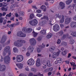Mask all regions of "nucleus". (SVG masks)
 <instances>
[{"instance_id":"nucleus-1","label":"nucleus","mask_w":76,"mask_h":76,"mask_svg":"<svg viewBox=\"0 0 76 76\" xmlns=\"http://www.w3.org/2000/svg\"><path fill=\"white\" fill-rule=\"evenodd\" d=\"M20 42L23 43H25L26 42L24 40H18L15 42L14 45L17 47H22L23 45L22 44L20 43Z\"/></svg>"},{"instance_id":"nucleus-2","label":"nucleus","mask_w":76,"mask_h":76,"mask_svg":"<svg viewBox=\"0 0 76 76\" xmlns=\"http://www.w3.org/2000/svg\"><path fill=\"white\" fill-rule=\"evenodd\" d=\"M48 67H51V61H46L45 60H44L43 62V67L44 69H45L47 67V65Z\"/></svg>"},{"instance_id":"nucleus-3","label":"nucleus","mask_w":76,"mask_h":76,"mask_svg":"<svg viewBox=\"0 0 76 76\" xmlns=\"http://www.w3.org/2000/svg\"><path fill=\"white\" fill-rule=\"evenodd\" d=\"M29 23L31 26H36L38 24V20L37 19H34L32 20H30L29 21Z\"/></svg>"},{"instance_id":"nucleus-4","label":"nucleus","mask_w":76,"mask_h":76,"mask_svg":"<svg viewBox=\"0 0 76 76\" xmlns=\"http://www.w3.org/2000/svg\"><path fill=\"white\" fill-rule=\"evenodd\" d=\"M45 19L46 20H44L43 22V24H47V23H49L51 25V21H49V19L47 16H44V17L42 18Z\"/></svg>"},{"instance_id":"nucleus-5","label":"nucleus","mask_w":76,"mask_h":76,"mask_svg":"<svg viewBox=\"0 0 76 76\" xmlns=\"http://www.w3.org/2000/svg\"><path fill=\"white\" fill-rule=\"evenodd\" d=\"M34 63H35V61L32 58L29 59L27 62V64L29 66H33Z\"/></svg>"},{"instance_id":"nucleus-6","label":"nucleus","mask_w":76,"mask_h":76,"mask_svg":"<svg viewBox=\"0 0 76 76\" xmlns=\"http://www.w3.org/2000/svg\"><path fill=\"white\" fill-rule=\"evenodd\" d=\"M16 59L18 62H21L23 60V57L22 55H18L17 56Z\"/></svg>"},{"instance_id":"nucleus-7","label":"nucleus","mask_w":76,"mask_h":76,"mask_svg":"<svg viewBox=\"0 0 76 76\" xmlns=\"http://www.w3.org/2000/svg\"><path fill=\"white\" fill-rule=\"evenodd\" d=\"M10 60V58L9 56H6L4 58V63L6 64L9 63Z\"/></svg>"},{"instance_id":"nucleus-8","label":"nucleus","mask_w":76,"mask_h":76,"mask_svg":"<svg viewBox=\"0 0 76 76\" xmlns=\"http://www.w3.org/2000/svg\"><path fill=\"white\" fill-rule=\"evenodd\" d=\"M10 47L9 46L6 47L4 49V51L8 53V55L11 54V50H10Z\"/></svg>"},{"instance_id":"nucleus-9","label":"nucleus","mask_w":76,"mask_h":76,"mask_svg":"<svg viewBox=\"0 0 76 76\" xmlns=\"http://www.w3.org/2000/svg\"><path fill=\"white\" fill-rule=\"evenodd\" d=\"M60 53V51H58L57 52H53L52 55V58H57V57L58 56H59Z\"/></svg>"},{"instance_id":"nucleus-10","label":"nucleus","mask_w":76,"mask_h":76,"mask_svg":"<svg viewBox=\"0 0 76 76\" xmlns=\"http://www.w3.org/2000/svg\"><path fill=\"white\" fill-rule=\"evenodd\" d=\"M53 30L55 32H57L60 30V26L58 24H56L53 26Z\"/></svg>"},{"instance_id":"nucleus-11","label":"nucleus","mask_w":76,"mask_h":76,"mask_svg":"<svg viewBox=\"0 0 76 76\" xmlns=\"http://www.w3.org/2000/svg\"><path fill=\"white\" fill-rule=\"evenodd\" d=\"M29 42L31 45H35L36 44H37L36 40L34 38L31 39L29 40Z\"/></svg>"},{"instance_id":"nucleus-12","label":"nucleus","mask_w":76,"mask_h":76,"mask_svg":"<svg viewBox=\"0 0 76 76\" xmlns=\"http://www.w3.org/2000/svg\"><path fill=\"white\" fill-rule=\"evenodd\" d=\"M17 35L20 37H26V34H23L21 31L18 32L17 34Z\"/></svg>"},{"instance_id":"nucleus-13","label":"nucleus","mask_w":76,"mask_h":76,"mask_svg":"<svg viewBox=\"0 0 76 76\" xmlns=\"http://www.w3.org/2000/svg\"><path fill=\"white\" fill-rule=\"evenodd\" d=\"M6 69V67L4 65L1 66V65L0 64V72H4Z\"/></svg>"},{"instance_id":"nucleus-14","label":"nucleus","mask_w":76,"mask_h":76,"mask_svg":"<svg viewBox=\"0 0 76 76\" xmlns=\"http://www.w3.org/2000/svg\"><path fill=\"white\" fill-rule=\"evenodd\" d=\"M72 20V19L71 18H68L65 19L64 23L66 25H67V24H69L70 22V21Z\"/></svg>"},{"instance_id":"nucleus-15","label":"nucleus","mask_w":76,"mask_h":76,"mask_svg":"<svg viewBox=\"0 0 76 76\" xmlns=\"http://www.w3.org/2000/svg\"><path fill=\"white\" fill-rule=\"evenodd\" d=\"M6 39H7V38L5 36H3L1 38V39L0 40V42L1 44H3V43H4L5 42V41H6Z\"/></svg>"},{"instance_id":"nucleus-16","label":"nucleus","mask_w":76,"mask_h":76,"mask_svg":"<svg viewBox=\"0 0 76 76\" xmlns=\"http://www.w3.org/2000/svg\"><path fill=\"white\" fill-rule=\"evenodd\" d=\"M36 65L37 67H39L41 66V62L39 58H38L36 61Z\"/></svg>"},{"instance_id":"nucleus-17","label":"nucleus","mask_w":76,"mask_h":76,"mask_svg":"<svg viewBox=\"0 0 76 76\" xmlns=\"http://www.w3.org/2000/svg\"><path fill=\"white\" fill-rule=\"evenodd\" d=\"M34 48L31 45L29 46L28 48V51L30 53H32L34 51Z\"/></svg>"},{"instance_id":"nucleus-18","label":"nucleus","mask_w":76,"mask_h":76,"mask_svg":"<svg viewBox=\"0 0 76 76\" xmlns=\"http://www.w3.org/2000/svg\"><path fill=\"white\" fill-rule=\"evenodd\" d=\"M70 26L72 28H76V22H72L70 25Z\"/></svg>"},{"instance_id":"nucleus-19","label":"nucleus","mask_w":76,"mask_h":76,"mask_svg":"<svg viewBox=\"0 0 76 76\" xmlns=\"http://www.w3.org/2000/svg\"><path fill=\"white\" fill-rule=\"evenodd\" d=\"M59 5L61 7V9H63L65 7V6L64 4L62 2H61L59 4Z\"/></svg>"},{"instance_id":"nucleus-20","label":"nucleus","mask_w":76,"mask_h":76,"mask_svg":"<svg viewBox=\"0 0 76 76\" xmlns=\"http://www.w3.org/2000/svg\"><path fill=\"white\" fill-rule=\"evenodd\" d=\"M16 65L19 69H22L23 68V64H17Z\"/></svg>"},{"instance_id":"nucleus-21","label":"nucleus","mask_w":76,"mask_h":76,"mask_svg":"<svg viewBox=\"0 0 76 76\" xmlns=\"http://www.w3.org/2000/svg\"><path fill=\"white\" fill-rule=\"evenodd\" d=\"M40 9H42L44 12H45L47 9V7L45 5H42L41 6Z\"/></svg>"},{"instance_id":"nucleus-22","label":"nucleus","mask_w":76,"mask_h":76,"mask_svg":"<svg viewBox=\"0 0 76 76\" xmlns=\"http://www.w3.org/2000/svg\"><path fill=\"white\" fill-rule=\"evenodd\" d=\"M72 0H67L65 2L66 4L69 5L72 2Z\"/></svg>"},{"instance_id":"nucleus-23","label":"nucleus","mask_w":76,"mask_h":76,"mask_svg":"<svg viewBox=\"0 0 76 76\" xmlns=\"http://www.w3.org/2000/svg\"><path fill=\"white\" fill-rule=\"evenodd\" d=\"M55 50V47H54L52 46L50 48L49 51L50 52H53Z\"/></svg>"},{"instance_id":"nucleus-24","label":"nucleus","mask_w":76,"mask_h":76,"mask_svg":"<svg viewBox=\"0 0 76 76\" xmlns=\"http://www.w3.org/2000/svg\"><path fill=\"white\" fill-rule=\"evenodd\" d=\"M26 30V32L28 33H30V32H31L32 31V29L31 28H27Z\"/></svg>"},{"instance_id":"nucleus-25","label":"nucleus","mask_w":76,"mask_h":76,"mask_svg":"<svg viewBox=\"0 0 76 76\" xmlns=\"http://www.w3.org/2000/svg\"><path fill=\"white\" fill-rule=\"evenodd\" d=\"M52 36H53V34H50L47 35L46 37L48 39H49V38H51Z\"/></svg>"},{"instance_id":"nucleus-26","label":"nucleus","mask_w":76,"mask_h":76,"mask_svg":"<svg viewBox=\"0 0 76 76\" xmlns=\"http://www.w3.org/2000/svg\"><path fill=\"white\" fill-rule=\"evenodd\" d=\"M32 34L33 35V37H37V36L38 35V33L35 32L34 31H33L32 33Z\"/></svg>"},{"instance_id":"nucleus-27","label":"nucleus","mask_w":76,"mask_h":76,"mask_svg":"<svg viewBox=\"0 0 76 76\" xmlns=\"http://www.w3.org/2000/svg\"><path fill=\"white\" fill-rule=\"evenodd\" d=\"M64 21V16H62V18L61 20H60V23H63Z\"/></svg>"},{"instance_id":"nucleus-28","label":"nucleus","mask_w":76,"mask_h":76,"mask_svg":"<svg viewBox=\"0 0 76 76\" xmlns=\"http://www.w3.org/2000/svg\"><path fill=\"white\" fill-rule=\"evenodd\" d=\"M40 33L42 35H45V34H46V30H42L40 31Z\"/></svg>"},{"instance_id":"nucleus-29","label":"nucleus","mask_w":76,"mask_h":76,"mask_svg":"<svg viewBox=\"0 0 76 76\" xmlns=\"http://www.w3.org/2000/svg\"><path fill=\"white\" fill-rule=\"evenodd\" d=\"M67 50H65L62 52V54L63 56H65V55L67 54Z\"/></svg>"},{"instance_id":"nucleus-30","label":"nucleus","mask_w":76,"mask_h":76,"mask_svg":"<svg viewBox=\"0 0 76 76\" xmlns=\"http://www.w3.org/2000/svg\"><path fill=\"white\" fill-rule=\"evenodd\" d=\"M8 9V7H3L1 8V10H4L5 11H7Z\"/></svg>"},{"instance_id":"nucleus-31","label":"nucleus","mask_w":76,"mask_h":76,"mask_svg":"<svg viewBox=\"0 0 76 76\" xmlns=\"http://www.w3.org/2000/svg\"><path fill=\"white\" fill-rule=\"evenodd\" d=\"M13 50L14 53H18V49L16 47L14 48Z\"/></svg>"},{"instance_id":"nucleus-32","label":"nucleus","mask_w":76,"mask_h":76,"mask_svg":"<svg viewBox=\"0 0 76 76\" xmlns=\"http://www.w3.org/2000/svg\"><path fill=\"white\" fill-rule=\"evenodd\" d=\"M35 17V16H34V14L32 13L30 14L29 18L31 19H32V18H34Z\"/></svg>"},{"instance_id":"nucleus-33","label":"nucleus","mask_w":76,"mask_h":76,"mask_svg":"<svg viewBox=\"0 0 76 76\" xmlns=\"http://www.w3.org/2000/svg\"><path fill=\"white\" fill-rule=\"evenodd\" d=\"M56 60L59 63H60L61 62V58H58Z\"/></svg>"},{"instance_id":"nucleus-34","label":"nucleus","mask_w":76,"mask_h":76,"mask_svg":"<svg viewBox=\"0 0 76 76\" xmlns=\"http://www.w3.org/2000/svg\"><path fill=\"white\" fill-rule=\"evenodd\" d=\"M37 51L38 53H41V49L39 47L37 49Z\"/></svg>"},{"instance_id":"nucleus-35","label":"nucleus","mask_w":76,"mask_h":76,"mask_svg":"<svg viewBox=\"0 0 76 76\" xmlns=\"http://www.w3.org/2000/svg\"><path fill=\"white\" fill-rule=\"evenodd\" d=\"M4 19H5L4 18H2V17L0 18V22L1 23H2V22H3V20H4Z\"/></svg>"},{"instance_id":"nucleus-36","label":"nucleus","mask_w":76,"mask_h":76,"mask_svg":"<svg viewBox=\"0 0 76 76\" xmlns=\"http://www.w3.org/2000/svg\"><path fill=\"white\" fill-rule=\"evenodd\" d=\"M48 69V71L52 72V71H53V67L49 68Z\"/></svg>"},{"instance_id":"nucleus-37","label":"nucleus","mask_w":76,"mask_h":76,"mask_svg":"<svg viewBox=\"0 0 76 76\" xmlns=\"http://www.w3.org/2000/svg\"><path fill=\"white\" fill-rule=\"evenodd\" d=\"M31 71L33 72H37V69L35 68H31Z\"/></svg>"},{"instance_id":"nucleus-38","label":"nucleus","mask_w":76,"mask_h":76,"mask_svg":"<svg viewBox=\"0 0 76 76\" xmlns=\"http://www.w3.org/2000/svg\"><path fill=\"white\" fill-rule=\"evenodd\" d=\"M69 42L71 44H74V40H73L72 39H71L69 41Z\"/></svg>"},{"instance_id":"nucleus-39","label":"nucleus","mask_w":76,"mask_h":76,"mask_svg":"<svg viewBox=\"0 0 76 76\" xmlns=\"http://www.w3.org/2000/svg\"><path fill=\"white\" fill-rule=\"evenodd\" d=\"M61 45H67V43L64 42H63L61 43Z\"/></svg>"},{"instance_id":"nucleus-40","label":"nucleus","mask_w":76,"mask_h":76,"mask_svg":"<svg viewBox=\"0 0 76 76\" xmlns=\"http://www.w3.org/2000/svg\"><path fill=\"white\" fill-rule=\"evenodd\" d=\"M70 64L71 66H75V65H76V64H75V63L74 62H70Z\"/></svg>"},{"instance_id":"nucleus-41","label":"nucleus","mask_w":76,"mask_h":76,"mask_svg":"<svg viewBox=\"0 0 76 76\" xmlns=\"http://www.w3.org/2000/svg\"><path fill=\"white\" fill-rule=\"evenodd\" d=\"M15 6L14 5H12L10 7V9H13L15 8Z\"/></svg>"},{"instance_id":"nucleus-42","label":"nucleus","mask_w":76,"mask_h":76,"mask_svg":"<svg viewBox=\"0 0 76 76\" xmlns=\"http://www.w3.org/2000/svg\"><path fill=\"white\" fill-rule=\"evenodd\" d=\"M12 14L11 12H10L9 13V14H7L6 15V16L9 17V18H10V17L11 16V15Z\"/></svg>"},{"instance_id":"nucleus-43","label":"nucleus","mask_w":76,"mask_h":76,"mask_svg":"<svg viewBox=\"0 0 76 76\" xmlns=\"http://www.w3.org/2000/svg\"><path fill=\"white\" fill-rule=\"evenodd\" d=\"M68 36H69V35L68 34H67V35L64 34L63 35V38H67V37H68Z\"/></svg>"},{"instance_id":"nucleus-44","label":"nucleus","mask_w":76,"mask_h":76,"mask_svg":"<svg viewBox=\"0 0 76 76\" xmlns=\"http://www.w3.org/2000/svg\"><path fill=\"white\" fill-rule=\"evenodd\" d=\"M43 24L44 23L42 22H39V25H40V26H42Z\"/></svg>"},{"instance_id":"nucleus-45","label":"nucleus","mask_w":76,"mask_h":76,"mask_svg":"<svg viewBox=\"0 0 76 76\" xmlns=\"http://www.w3.org/2000/svg\"><path fill=\"white\" fill-rule=\"evenodd\" d=\"M58 34L61 35L62 34H63V31H61L58 32Z\"/></svg>"},{"instance_id":"nucleus-46","label":"nucleus","mask_w":76,"mask_h":76,"mask_svg":"<svg viewBox=\"0 0 76 76\" xmlns=\"http://www.w3.org/2000/svg\"><path fill=\"white\" fill-rule=\"evenodd\" d=\"M61 43V40L60 39H58L57 40V43L58 44H60Z\"/></svg>"},{"instance_id":"nucleus-47","label":"nucleus","mask_w":76,"mask_h":76,"mask_svg":"<svg viewBox=\"0 0 76 76\" xmlns=\"http://www.w3.org/2000/svg\"><path fill=\"white\" fill-rule=\"evenodd\" d=\"M36 12L38 13H40L41 12V10H36Z\"/></svg>"},{"instance_id":"nucleus-48","label":"nucleus","mask_w":76,"mask_h":76,"mask_svg":"<svg viewBox=\"0 0 76 76\" xmlns=\"http://www.w3.org/2000/svg\"><path fill=\"white\" fill-rule=\"evenodd\" d=\"M30 53H29V51H28L27 52L26 55L27 56H30Z\"/></svg>"},{"instance_id":"nucleus-49","label":"nucleus","mask_w":76,"mask_h":76,"mask_svg":"<svg viewBox=\"0 0 76 76\" xmlns=\"http://www.w3.org/2000/svg\"><path fill=\"white\" fill-rule=\"evenodd\" d=\"M36 16H38V17H41V16H42V15L40 14H37Z\"/></svg>"},{"instance_id":"nucleus-50","label":"nucleus","mask_w":76,"mask_h":76,"mask_svg":"<svg viewBox=\"0 0 76 76\" xmlns=\"http://www.w3.org/2000/svg\"><path fill=\"white\" fill-rule=\"evenodd\" d=\"M20 15H21V16H23V15H24V14H25L24 12H20Z\"/></svg>"},{"instance_id":"nucleus-51","label":"nucleus","mask_w":76,"mask_h":76,"mask_svg":"<svg viewBox=\"0 0 76 76\" xmlns=\"http://www.w3.org/2000/svg\"><path fill=\"white\" fill-rule=\"evenodd\" d=\"M45 45H44L43 43H42V45L41 46V48H45Z\"/></svg>"},{"instance_id":"nucleus-52","label":"nucleus","mask_w":76,"mask_h":76,"mask_svg":"<svg viewBox=\"0 0 76 76\" xmlns=\"http://www.w3.org/2000/svg\"><path fill=\"white\" fill-rule=\"evenodd\" d=\"M72 36L75 37H76V31L74 32L73 33Z\"/></svg>"},{"instance_id":"nucleus-53","label":"nucleus","mask_w":76,"mask_h":76,"mask_svg":"<svg viewBox=\"0 0 76 76\" xmlns=\"http://www.w3.org/2000/svg\"><path fill=\"white\" fill-rule=\"evenodd\" d=\"M72 69L73 70H75V69H76V64H75V65L73 66V67H72Z\"/></svg>"},{"instance_id":"nucleus-54","label":"nucleus","mask_w":76,"mask_h":76,"mask_svg":"<svg viewBox=\"0 0 76 76\" xmlns=\"http://www.w3.org/2000/svg\"><path fill=\"white\" fill-rule=\"evenodd\" d=\"M56 17H58L59 19L61 18V15H59L58 14H56Z\"/></svg>"},{"instance_id":"nucleus-55","label":"nucleus","mask_w":76,"mask_h":76,"mask_svg":"<svg viewBox=\"0 0 76 76\" xmlns=\"http://www.w3.org/2000/svg\"><path fill=\"white\" fill-rule=\"evenodd\" d=\"M73 19L74 20H75V21H76V15L74 16L73 18Z\"/></svg>"},{"instance_id":"nucleus-56","label":"nucleus","mask_w":76,"mask_h":76,"mask_svg":"<svg viewBox=\"0 0 76 76\" xmlns=\"http://www.w3.org/2000/svg\"><path fill=\"white\" fill-rule=\"evenodd\" d=\"M73 75V73L71 72L69 74V75H68V76H72Z\"/></svg>"},{"instance_id":"nucleus-57","label":"nucleus","mask_w":76,"mask_h":76,"mask_svg":"<svg viewBox=\"0 0 76 76\" xmlns=\"http://www.w3.org/2000/svg\"><path fill=\"white\" fill-rule=\"evenodd\" d=\"M1 57V59L0 60V62H3V60H4V59H3V58L2 57V56Z\"/></svg>"},{"instance_id":"nucleus-58","label":"nucleus","mask_w":76,"mask_h":76,"mask_svg":"<svg viewBox=\"0 0 76 76\" xmlns=\"http://www.w3.org/2000/svg\"><path fill=\"white\" fill-rule=\"evenodd\" d=\"M6 21H7V20H5L3 22V25H5L6 23Z\"/></svg>"},{"instance_id":"nucleus-59","label":"nucleus","mask_w":76,"mask_h":76,"mask_svg":"<svg viewBox=\"0 0 76 76\" xmlns=\"http://www.w3.org/2000/svg\"><path fill=\"white\" fill-rule=\"evenodd\" d=\"M72 56V54L71 53H68V58H69L70 57V56Z\"/></svg>"},{"instance_id":"nucleus-60","label":"nucleus","mask_w":76,"mask_h":76,"mask_svg":"<svg viewBox=\"0 0 76 76\" xmlns=\"http://www.w3.org/2000/svg\"><path fill=\"white\" fill-rule=\"evenodd\" d=\"M25 69L26 70V71H29V68H28V67H27L25 68Z\"/></svg>"},{"instance_id":"nucleus-61","label":"nucleus","mask_w":76,"mask_h":76,"mask_svg":"<svg viewBox=\"0 0 76 76\" xmlns=\"http://www.w3.org/2000/svg\"><path fill=\"white\" fill-rule=\"evenodd\" d=\"M60 27H61V28H63V27L64 26V25L63 24H61L60 25Z\"/></svg>"},{"instance_id":"nucleus-62","label":"nucleus","mask_w":76,"mask_h":76,"mask_svg":"<svg viewBox=\"0 0 76 76\" xmlns=\"http://www.w3.org/2000/svg\"><path fill=\"white\" fill-rule=\"evenodd\" d=\"M33 76V74L32 73H30L28 75V76Z\"/></svg>"},{"instance_id":"nucleus-63","label":"nucleus","mask_w":76,"mask_h":76,"mask_svg":"<svg viewBox=\"0 0 76 76\" xmlns=\"http://www.w3.org/2000/svg\"><path fill=\"white\" fill-rule=\"evenodd\" d=\"M32 3V1L31 0H30L28 1V3L29 4H31V3Z\"/></svg>"},{"instance_id":"nucleus-64","label":"nucleus","mask_w":76,"mask_h":76,"mask_svg":"<svg viewBox=\"0 0 76 76\" xmlns=\"http://www.w3.org/2000/svg\"><path fill=\"white\" fill-rule=\"evenodd\" d=\"M38 75H39V76H44L43 75V74H41V73H39L38 74H37Z\"/></svg>"}]
</instances>
